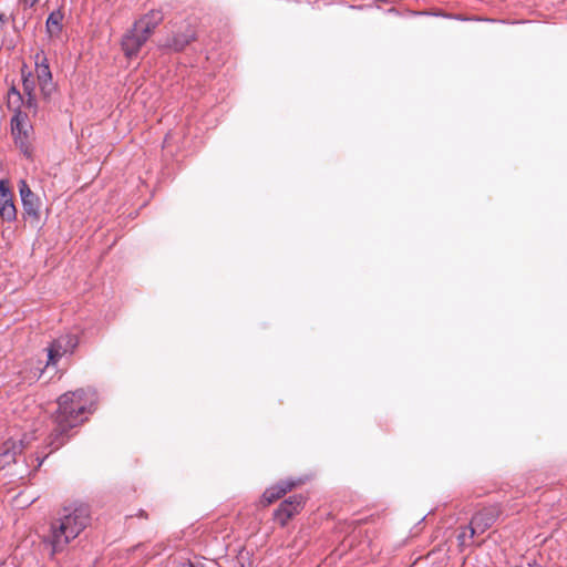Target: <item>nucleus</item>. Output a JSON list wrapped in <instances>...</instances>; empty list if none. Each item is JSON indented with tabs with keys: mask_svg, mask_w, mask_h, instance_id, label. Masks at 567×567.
Masks as SVG:
<instances>
[{
	"mask_svg": "<svg viewBox=\"0 0 567 567\" xmlns=\"http://www.w3.org/2000/svg\"><path fill=\"white\" fill-rule=\"evenodd\" d=\"M7 105L8 109L13 112V116L10 121L13 141L24 155L30 156L34 141V128L28 113L22 111L24 100L21 93L14 87L8 91Z\"/></svg>",
	"mask_w": 567,
	"mask_h": 567,
	"instance_id": "3",
	"label": "nucleus"
},
{
	"mask_svg": "<svg viewBox=\"0 0 567 567\" xmlns=\"http://www.w3.org/2000/svg\"><path fill=\"white\" fill-rule=\"evenodd\" d=\"M23 92L28 95L27 101H24V107L37 110V101H35V84L33 76L29 73L28 75L23 74Z\"/></svg>",
	"mask_w": 567,
	"mask_h": 567,
	"instance_id": "14",
	"label": "nucleus"
},
{
	"mask_svg": "<svg viewBox=\"0 0 567 567\" xmlns=\"http://www.w3.org/2000/svg\"><path fill=\"white\" fill-rule=\"evenodd\" d=\"M147 40L134 27L123 37L122 50L127 58L136 56Z\"/></svg>",
	"mask_w": 567,
	"mask_h": 567,
	"instance_id": "10",
	"label": "nucleus"
},
{
	"mask_svg": "<svg viewBox=\"0 0 567 567\" xmlns=\"http://www.w3.org/2000/svg\"><path fill=\"white\" fill-rule=\"evenodd\" d=\"M0 216L6 221H13L17 218L12 192L8 182L3 179H0Z\"/></svg>",
	"mask_w": 567,
	"mask_h": 567,
	"instance_id": "7",
	"label": "nucleus"
},
{
	"mask_svg": "<svg viewBox=\"0 0 567 567\" xmlns=\"http://www.w3.org/2000/svg\"><path fill=\"white\" fill-rule=\"evenodd\" d=\"M33 436L27 433L9 436L0 446V471L16 462L17 456L29 446Z\"/></svg>",
	"mask_w": 567,
	"mask_h": 567,
	"instance_id": "4",
	"label": "nucleus"
},
{
	"mask_svg": "<svg viewBox=\"0 0 567 567\" xmlns=\"http://www.w3.org/2000/svg\"><path fill=\"white\" fill-rule=\"evenodd\" d=\"M63 13L60 10L50 13L47 20V30L51 38H58L62 31Z\"/></svg>",
	"mask_w": 567,
	"mask_h": 567,
	"instance_id": "15",
	"label": "nucleus"
},
{
	"mask_svg": "<svg viewBox=\"0 0 567 567\" xmlns=\"http://www.w3.org/2000/svg\"><path fill=\"white\" fill-rule=\"evenodd\" d=\"M163 13L159 10H151L144 14L140 20L134 23V29L138 31L146 40L151 37L153 31L163 21Z\"/></svg>",
	"mask_w": 567,
	"mask_h": 567,
	"instance_id": "9",
	"label": "nucleus"
},
{
	"mask_svg": "<svg viewBox=\"0 0 567 567\" xmlns=\"http://www.w3.org/2000/svg\"><path fill=\"white\" fill-rule=\"evenodd\" d=\"M23 209L27 215L32 216L34 218L39 217V198L37 195H34L32 198H28L27 200L22 202Z\"/></svg>",
	"mask_w": 567,
	"mask_h": 567,
	"instance_id": "16",
	"label": "nucleus"
},
{
	"mask_svg": "<svg viewBox=\"0 0 567 567\" xmlns=\"http://www.w3.org/2000/svg\"><path fill=\"white\" fill-rule=\"evenodd\" d=\"M91 515L87 505L72 502L62 507L58 517L50 524L44 544L51 547V555L62 553L90 524Z\"/></svg>",
	"mask_w": 567,
	"mask_h": 567,
	"instance_id": "2",
	"label": "nucleus"
},
{
	"mask_svg": "<svg viewBox=\"0 0 567 567\" xmlns=\"http://www.w3.org/2000/svg\"><path fill=\"white\" fill-rule=\"evenodd\" d=\"M35 74L41 94L44 99H49L54 92L55 85L52 80L48 59L42 52L35 54Z\"/></svg>",
	"mask_w": 567,
	"mask_h": 567,
	"instance_id": "5",
	"label": "nucleus"
},
{
	"mask_svg": "<svg viewBox=\"0 0 567 567\" xmlns=\"http://www.w3.org/2000/svg\"><path fill=\"white\" fill-rule=\"evenodd\" d=\"M19 192L21 196V200H27L28 198H32L35 194L30 189L25 181H21L19 184Z\"/></svg>",
	"mask_w": 567,
	"mask_h": 567,
	"instance_id": "17",
	"label": "nucleus"
},
{
	"mask_svg": "<svg viewBox=\"0 0 567 567\" xmlns=\"http://www.w3.org/2000/svg\"><path fill=\"white\" fill-rule=\"evenodd\" d=\"M303 505V498L299 495L290 496L288 499L284 501L279 508L276 511L275 515L277 520L285 526L287 522L298 514Z\"/></svg>",
	"mask_w": 567,
	"mask_h": 567,
	"instance_id": "8",
	"label": "nucleus"
},
{
	"mask_svg": "<svg viewBox=\"0 0 567 567\" xmlns=\"http://www.w3.org/2000/svg\"><path fill=\"white\" fill-rule=\"evenodd\" d=\"M496 519L495 511L492 508H485L476 513L470 524L472 536L475 534H483L489 528Z\"/></svg>",
	"mask_w": 567,
	"mask_h": 567,
	"instance_id": "11",
	"label": "nucleus"
},
{
	"mask_svg": "<svg viewBox=\"0 0 567 567\" xmlns=\"http://www.w3.org/2000/svg\"><path fill=\"white\" fill-rule=\"evenodd\" d=\"M78 346V338L66 334L58 338L48 349V365L55 364L66 353H71Z\"/></svg>",
	"mask_w": 567,
	"mask_h": 567,
	"instance_id": "6",
	"label": "nucleus"
},
{
	"mask_svg": "<svg viewBox=\"0 0 567 567\" xmlns=\"http://www.w3.org/2000/svg\"><path fill=\"white\" fill-rule=\"evenodd\" d=\"M188 567H204L202 565L189 564Z\"/></svg>",
	"mask_w": 567,
	"mask_h": 567,
	"instance_id": "21",
	"label": "nucleus"
},
{
	"mask_svg": "<svg viewBox=\"0 0 567 567\" xmlns=\"http://www.w3.org/2000/svg\"><path fill=\"white\" fill-rule=\"evenodd\" d=\"M43 460H44V457H40L39 455H37V456H34V457L32 458V464H33V463H35V464L33 465V466H34V470L39 468V467L42 465Z\"/></svg>",
	"mask_w": 567,
	"mask_h": 567,
	"instance_id": "19",
	"label": "nucleus"
},
{
	"mask_svg": "<svg viewBox=\"0 0 567 567\" xmlns=\"http://www.w3.org/2000/svg\"><path fill=\"white\" fill-rule=\"evenodd\" d=\"M95 402L96 393L91 389L66 392L59 398L55 425L50 434L49 444L52 450H58L64 444L68 432L80 425L86 419V414L92 413Z\"/></svg>",
	"mask_w": 567,
	"mask_h": 567,
	"instance_id": "1",
	"label": "nucleus"
},
{
	"mask_svg": "<svg viewBox=\"0 0 567 567\" xmlns=\"http://www.w3.org/2000/svg\"><path fill=\"white\" fill-rule=\"evenodd\" d=\"M194 30L190 27H187L184 32H178L168 39L165 47L174 51H182L192 40H194Z\"/></svg>",
	"mask_w": 567,
	"mask_h": 567,
	"instance_id": "12",
	"label": "nucleus"
},
{
	"mask_svg": "<svg viewBox=\"0 0 567 567\" xmlns=\"http://www.w3.org/2000/svg\"><path fill=\"white\" fill-rule=\"evenodd\" d=\"M295 486L296 483L292 481L281 482L278 485L266 489V492L262 495V498L266 502V504H271L272 502L285 495L287 492L291 491Z\"/></svg>",
	"mask_w": 567,
	"mask_h": 567,
	"instance_id": "13",
	"label": "nucleus"
},
{
	"mask_svg": "<svg viewBox=\"0 0 567 567\" xmlns=\"http://www.w3.org/2000/svg\"><path fill=\"white\" fill-rule=\"evenodd\" d=\"M39 0H22L24 7L32 8Z\"/></svg>",
	"mask_w": 567,
	"mask_h": 567,
	"instance_id": "20",
	"label": "nucleus"
},
{
	"mask_svg": "<svg viewBox=\"0 0 567 567\" xmlns=\"http://www.w3.org/2000/svg\"><path fill=\"white\" fill-rule=\"evenodd\" d=\"M511 567H532L530 558L523 556L518 560L513 561Z\"/></svg>",
	"mask_w": 567,
	"mask_h": 567,
	"instance_id": "18",
	"label": "nucleus"
}]
</instances>
